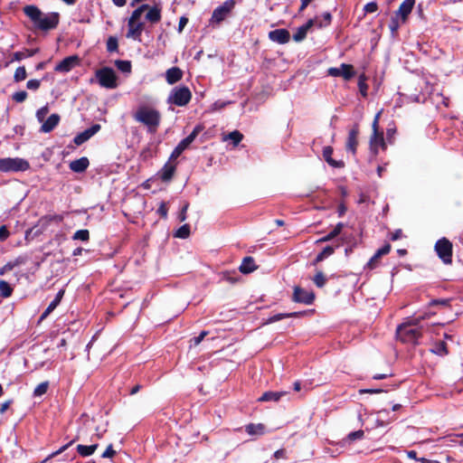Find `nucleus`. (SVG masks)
Segmentation results:
<instances>
[{
  "label": "nucleus",
  "instance_id": "nucleus-1",
  "mask_svg": "<svg viewBox=\"0 0 463 463\" xmlns=\"http://www.w3.org/2000/svg\"><path fill=\"white\" fill-rule=\"evenodd\" d=\"M23 10L38 30L48 32L56 29L59 25L60 14L57 12L43 14L36 5H25Z\"/></svg>",
  "mask_w": 463,
  "mask_h": 463
},
{
  "label": "nucleus",
  "instance_id": "nucleus-2",
  "mask_svg": "<svg viewBox=\"0 0 463 463\" xmlns=\"http://www.w3.org/2000/svg\"><path fill=\"white\" fill-rule=\"evenodd\" d=\"M133 118L146 128L147 133L156 134L161 124V113L147 105L139 106L132 114Z\"/></svg>",
  "mask_w": 463,
  "mask_h": 463
},
{
  "label": "nucleus",
  "instance_id": "nucleus-3",
  "mask_svg": "<svg viewBox=\"0 0 463 463\" xmlns=\"http://www.w3.org/2000/svg\"><path fill=\"white\" fill-rule=\"evenodd\" d=\"M191 99L192 92L190 89L187 86L181 85L172 89L166 99V103L178 107H185Z\"/></svg>",
  "mask_w": 463,
  "mask_h": 463
},
{
  "label": "nucleus",
  "instance_id": "nucleus-4",
  "mask_svg": "<svg viewBox=\"0 0 463 463\" xmlns=\"http://www.w3.org/2000/svg\"><path fill=\"white\" fill-rule=\"evenodd\" d=\"M95 77L100 87L113 90L118 87V76L110 67H103L95 71Z\"/></svg>",
  "mask_w": 463,
  "mask_h": 463
},
{
  "label": "nucleus",
  "instance_id": "nucleus-5",
  "mask_svg": "<svg viewBox=\"0 0 463 463\" xmlns=\"http://www.w3.org/2000/svg\"><path fill=\"white\" fill-rule=\"evenodd\" d=\"M434 250L445 265L452 264L453 245L448 238L439 239L434 245Z\"/></svg>",
  "mask_w": 463,
  "mask_h": 463
},
{
  "label": "nucleus",
  "instance_id": "nucleus-6",
  "mask_svg": "<svg viewBox=\"0 0 463 463\" xmlns=\"http://www.w3.org/2000/svg\"><path fill=\"white\" fill-rule=\"evenodd\" d=\"M30 168V164L24 158H0V172H24Z\"/></svg>",
  "mask_w": 463,
  "mask_h": 463
},
{
  "label": "nucleus",
  "instance_id": "nucleus-7",
  "mask_svg": "<svg viewBox=\"0 0 463 463\" xmlns=\"http://www.w3.org/2000/svg\"><path fill=\"white\" fill-rule=\"evenodd\" d=\"M397 338L404 344L417 345L422 334L420 328L410 327L408 325H400L396 330Z\"/></svg>",
  "mask_w": 463,
  "mask_h": 463
},
{
  "label": "nucleus",
  "instance_id": "nucleus-8",
  "mask_svg": "<svg viewBox=\"0 0 463 463\" xmlns=\"http://www.w3.org/2000/svg\"><path fill=\"white\" fill-rule=\"evenodd\" d=\"M235 0H227L216 7L211 17V23L220 24L224 21L235 7Z\"/></svg>",
  "mask_w": 463,
  "mask_h": 463
},
{
  "label": "nucleus",
  "instance_id": "nucleus-9",
  "mask_svg": "<svg viewBox=\"0 0 463 463\" xmlns=\"http://www.w3.org/2000/svg\"><path fill=\"white\" fill-rule=\"evenodd\" d=\"M315 293L307 290L299 286H295L292 295V301L296 303L311 305L315 300Z\"/></svg>",
  "mask_w": 463,
  "mask_h": 463
},
{
  "label": "nucleus",
  "instance_id": "nucleus-10",
  "mask_svg": "<svg viewBox=\"0 0 463 463\" xmlns=\"http://www.w3.org/2000/svg\"><path fill=\"white\" fill-rule=\"evenodd\" d=\"M360 134L359 125L354 124L348 133L346 139L345 148L347 151H351L353 155H355L358 146V137Z\"/></svg>",
  "mask_w": 463,
  "mask_h": 463
},
{
  "label": "nucleus",
  "instance_id": "nucleus-11",
  "mask_svg": "<svg viewBox=\"0 0 463 463\" xmlns=\"http://www.w3.org/2000/svg\"><path fill=\"white\" fill-rule=\"evenodd\" d=\"M80 61L78 55L68 56L55 66L54 71L58 72H69L80 63Z\"/></svg>",
  "mask_w": 463,
  "mask_h": 463
},
{
  "label": "nucleus",
  "instance_id": "nucleus-12",
  "mask_svg": "<svg viewBox=\"0 0 463 463\" xmlns=\"http://www.w3.org/2000/svg\"><path fill=\"white\" fill-rule=\"evenodd\" d=\"M101 127L99 124H94L90 128L76 135L73 138V142L77 146H80L88 141L92 136L100 130Z\"/></svg>",
  "mask_w": 463,
  "mask_h": 463
},
{
  "label": "nucleus",
  "instance_id": "nucleus-13",
  "mask_svg": "<svg viewBox=\"0 0 463 463\" xmlns=\"http://www.w3.org/2000/svg\"><path fill=\"white\" fill-rule=\"evenodd\" d=\"M370 150L373 153V156L378 155L379 147H381L383 150H385L387 148L383 133H372V136L370 137L369 141Z\"/></svg>",
  "mask_w": 463,
  "mask_h": 463
},
{
  "label": "nucleus",
  "instance_id": "nucleus-14",
  "mask_svg": "<svg viewBox=\"0 0 463 463\" xmlns=\"http://www.w3.org/2000/svg\"><path fill=\"white\" fill-rule=\"evenodd\" d=\"M145 28V23L134 22L128 23V33L127 38L133 39L137 42H141V34Z\"/></svg>",
  "mask_w": 463,
  "mask_h": 463
},
{
  "label": "nucleus",
  "instance_id": "nucleus-15",
  "mask_svg": "<svg viewBox=\"0 0 463 463\" xmlns=\"http://www.w3.org/2000/svg\"><path fill=\"white\" fill-rule=\"evenodd\" d=\"M269 39L279 44H285L290 40V33L287 29H276L269 33Z\"/></svg>",
  "mask_w": 463,
  "mask_h": 463
},
{
  "label": "nucleus",
  "instance_id": "nucleus-16",
  "mask_svg": "<svg viewBox=\"0 0 463 463\" xmlns=\"http://www.w3.org/2000/svg\"><path fill=\"white\" fill-rule=\"evenodd\" d=\"M184 71L179 67H171L166 70L165 77L169 85H174L183 79Z\"/></svg>",
  "mask_w": 463,
  "mask_h": 463
},
{
  "label": "nucleus",
  "instance_id": "nucleus-17",
  "mask_svg": "<svg viewBox=\"0 0 463 463\" xmlns=\"http://www.w3.org/2000/svg\"><path fill=\"white\" fill-rule=\"evenodd\" d=\"M415 5V0H404L399 6L396 12V16L400 15L402 22L405 23L409 14L411 13Z\"/></svg>",
  "mask_w": 463,
  "mask_h": 463
},
{
  "label": "nucleus",
  "instance_id": "nucleus-18",
  "mask_svg": "<svg viewBox=\"0 0 463 463\" xmlns=\"http://www.w3.org/2000/svg\"><path fill=\"white\" fill-rule=\"evenodd\" d=\"M332 154H333L332 146H328L324 147L323 157H324L325 161L332 167L343 168L345 166L344 161H342V160L337 161V160L333 159Z\"/></svg>",
  "mask_w": 463,
  "mask_h": 463
},
{
  "label": "nucleus",
  "instance_id": "nucleus-19",
  "mask_svg": "<svg viewBox=\"0 0 463 463\" xmlns=\"http://www.w3.org/2000/svg\"><path fill=\"white\" fill-rule=\"evenodd\" d=\"M60 119L61 118L58 114H52L41 126V131L50 133L58 126Z\"/></svg>",
  "mask_w": 463,
  "mask_h": 463
},
{
  "label": "nucleus",
  "instance_id": "nucleus-20",
  "mask_svg": "<svg viewBox=\"0 0 463 463\" xmlns=\"http://www.w3.org/2000/svg\"><path fill=\"white\" fill-rule=\"evenodd\" d=\"M90 165V161L86 156L73 160L70 163V169L74 173H83Z\"/></svg>",
  "mask_w": 463,
  "mask_h": 463
},
{
  "label": "nucleus",
  "instance_id": "nucleus-21",
  "mask_svg": "<svg viewBox=\"0 0 463 463\" xmlns=\"http://www.w3.org/2000/svg\"><path fill=\"white\" fill-rule=\"evenodd\" d=\"M258 266L255 264V260L251 256H247L242 259L241 264L239 267V270L242 274H250L256 270Z\"/></svg>",
  "mask_w": 463,
  "mask_h": 463
},
{
  "label": "nucleus",
  "instance_id": "nucleus-22",
  "mask_svg": "<svg viewBox=\"0 0 463 463\" xmlns=\"http://www.w3.org/2000/svg\"><path fill=\"white\" fill-rule=\"evenodd\" d=\"M176 170V165L167 162L160 171V178L163 182H170Z\"/></svg>",
  "mask_w": 463,
  "mask_h": 463
},
{
  "label": "nucleus",
  "instance_id": "nucleus-23",
  "mask_svg": "<svg viewBox=\"0 0 463 463\" xmlns=\"http://www.w3.org/2000/svg\"><path fill=\"white\" fill-rule=\"evenodd\" d=\"M315 20L309 19L305 24L298 27L297 32L293 34L295 42H301L307 37L308 30L314 25Z\"/></svg>",
  "mask_w": 463,
  "mask_h": 463
},
{
  "label": "nucleus",
  "instance_id": "nucleus-24",
  "mask_svg": "<svg viewBox=\"0 0 463 463\" xmlns=\"http://www.w3.org/2000/svg\"><path fill=\"white\" fill-rule=\"evenodd\" d=\"M309 314V311H299L291 313H279L268 318L267 323L271 324L288 317H300Z\"/></svg>",
  "mask_w": 463,
  "mask_h": 463
},
{
  "label": "nucleus",
  "instance_id": "nucleus-25",
  "mask_svg": "<svg viewBox=\"0 0 463 463\" xmlns=\"http://www.w3.org/2000/svg\"><path fill=\"white\" fill-rule=\"evenodd\" d=\"M287 392H265L260 398H258V402H279L281 397L287 395Z\"/></svg>",
  "mask_w": 463,
  "mask_h": 463
},
{
  "label": "nucleus",
  "instance_id": "nucleus-26",
  "mask_svg": "<svg viewBox=\"0 0 463 463\" xmlns=\"http://www.w3.org/2000/svg\"><path fill=\"white\" fill-rule=\"evenodd\" d=\"M161 18V8L157 5H154L151 8H149L148 12L146 14V19L151 24H156L160 22Z\"/></svg>",
  "mask_w": 463,
  "mask_h": 463
},
{
  "label": "nucleus",
  "instance_id": "nucleus-27",
  "mask_svg": "<svg viewBox=\"0 0 463 463\" xmlns=\"http://www.w3.org/2000/svg\"><path fill=\"white\" fill-rule=\"evenodd\" d=\"M39 52L38 48L35 49H25L24 52H16L13 54L11 62L20 61L25 58L33 57Z\"/></svg>",
  "mask_w": 463,
  "mask_h": 463
},
{
  "label": "nucleus",
  "instance_id": "nucleus-28",
  "mask_svg": "<svg viewBox=\"0 0 463 463\" xmlns=\"http://www.w3.org/2000/svg\"><path fill=\"white\" fill-rule=\"evenodd\" d=\"M99 448V444L95 443L90 446L79 444L76 448L77 452L83 458L91 456Z\"/></svg>",
  "mask_w": 463,
  "mask_h": 463
},
{
  "label": "nucleus",
  "instance_id": "nucleus-29",
  "mask_svg": "<svg viewBox=\"0 0 463 463\" xmlns=\"http://www.w3.org/2000/svg\"><path fill=\"white\" fill-rule=\"evenodd\" d=\"M25 262V259L24 257H18L13 261L7 262L2 268H0V276L5 275L6 272L11 271L15 267L24 264Z\"/></svg>",
  "mask_w": 463,
  "mask_h": 463
},
{
  "label": "nucleus",
  "instance_id": "nucleus-30",
  "mask_svg": "<svg viewBox=\"0 0 463 463\" xmlns=\"http://www.w3.org/2000/svg\"><path fill=\"white\" fill-rule=\"evenodd\" d=\"M245 430L249 435H262L265 432V425L262 423H250L245 426Z\"/></svg>",
  "mask_w": 463,
  "mask_h": 463
},
{
  "label": "nucleus",
  "instance_id": "nucleus-31",
  "mask_svg": "<svg viewBox=\"0 0 463 463\" xmlns=\"http://www.w3.org/2000/svg\"><path fill=\"white\" fill-rule=\"evenodd\" d=\"M344 226L345 225L343 222H338L328 234H326V236L319 239L318 241L326 242V241H329L333 240L334 238H335L336 236H338L341 233Z\"/></svg>",
  "mask_w": 463,
  "mask_h": 463
},
{
  "label": "nucleus",
  "instance_id": "nucleus-32",
  "mask_svg": "<svg viewBox=\"0 0 463 463\" xmlns=\"http://www.w3.org/2000/svg\"><path fill=\"white\" fill-rule=\"evenodd\" d=\"M430 351L438 355L444 356L449 354L447 343L444 341H438L433 345Z\"/></svg>",
  "mask_w": 463,
  "mask_h": 463
},
{
  "label": "nucleus",
  "instance_id": "nucleus-33",
  "mask_svg": "<svg viewBox=\"0 0 463 463\" xmlns=\"http://www.w3.org/2000/svg\"><path fill=\"white\" fill-rule=\"evenodd\" d=\"M354 75L355 71L353 65L346 63L341 64V77H343L345 80H349Z\"/></svg>",
  "mask_w": 463,
  "mask_h": 463
},
{
  "label": "nucleus",
  "instance_id": "nucleus-34",
  "mask_svg": "<svg viewBox=\"0 0 463 463\" xmlns=\"http://www.w3.org/2000/svg\"><path fill=\"white\" fill-rule=\"evenodd\" d=\"M188 145L182 139L178 145L174 148L169 157V160H175L181 156V154L188 148Z\"/></svg>",
  "mask_w": 463,
  "mask_h": 463
},
{
  "label": "nucleus",
  "instance_id": "nucleus-35",
  "mask_svg": "<svg viewBox=\"0 0 463 463\" xmlns=\"http://www.w3.org/2000/svg\"><path fill=\"white\" fill-rule=\"evenodd\" d=\"M203 130V126L199 124V125H196L194 127V128L193 129V131L185 137L184 138L183 140L188 145L190 146L194 141V139L196 138V137Z\"/></svg>",
  "mask_w": 463,
  "mask_h": 463
},
{
  "label": "nucleus",
  "instance_id": "nucleus-36",
  "mask_svg": "<svg viewBox=\"0 0 463 463\" xmlns=\"http://www.w3.org/2000/svg\"><path fill=\"white\" fill-rule=\"evenodd\" d=\"M203 130V126L199 124V125H196L194 127V128L193 129V131L185 137L184 138L183 140L188 145L190 146L194 141V139L196 138V137Z\"/></svg>",
  "mask_w": 463,
  "mask_h": 463
},
{
  "label": "nucleus",
  "instance_id": "nucleus-37",
  "mask_svg": "<svg viewBox=\"0 0 463 463\" xmlns=\"http://www.w3.org/2000/svg\"><path fill=\"white\" fill-rule=\"evenodd\" d=\"M13 288L5 280H0V295L4 298H7L13 294Z\"/></svg>",
  "mask_w": 463,
  "mask_h": 463
},
{
  "label": "nucleus",
  "instance_id": "nucleus-38",
  "mask_svg": "<svg viewBox=\"0 0 463 463\" xmlns=\"http://www.w3.org/2000/svg\"><path fill=\"white\" fill-rule=\"evenodd\" d=\"M115 65L120 71L124 73H130L132 71V65L130 61L117 60Z\"/></svg>",
  "mask_w": 463,
  "mask_h": 463
},
{
  "label": "nucleus",
  "instance_id": "nucleus-39",
  "mask_svg": "<svg viewBox=\"0 0 463 463\" xmlns=\"http://www.w3.org/2000/svg\"><path fill=\"white\" fill-rule=\"evenodd\" d=\"M230 139L234 146H237L243 139V135L239 130L232 131L226 136L223 140Z\"/></svg>",
  "mask_w": 463,
  "mask_h": 463
},
{
  "label": "nucleus",
  "instance_id": "nucleus-40",
  "mask_svg": "<svg viewBox=\"0 0 463 463\" xmlns=\"http://www.w3.org/2000/svg\"><path fill=\"white\" fill-rule=\"evenodd\" d=\"M107 51L109 52H115L118 51V41L115 36H109L106 43Z\"/></svg>",
  "mask_w": 463,
  "mask_h": 463
},
{
  "label": "nucleus",
  "instance_id": "nucleus-41",
  "mask_svg": "<svg viewBox=\"0 0 463 463\" xmlns=\"http://www.w3.org/2000/svg\"><path fill=\"white\" fill-rule=\"evenodd\" d=\"M366 76L363 73L358 78V88L361 95L363 97L367 96L368 85L366 83Z\"/></svg>",
  "mask_w": 463,
  "mask_h": 463
},
{
  "label": "nucleus",
  "instance_id": "nucleus-42",
  "mask_svg": "<svg viewBox=\"0 0 463 463\" xmlns=\"http://www.w3.org/2000/svg\"><path fill=\"white\" fill-rule=\"evenodd\" d=\"M27 78V72L24 66L18 67L14 74V82H21Z\"/></svg>",
  "mask_w": 463,
  "mask_h": 463
},
{
  "label": "nucleus",
  "instance_id": "nucleus-43",
  "mask_svg": "<svg viewBox=\"0 0 463 463\" xmlns=\"http://www.w3.org/2000/svg\"><path fill=\"white\" fill-rule=\"evenodd\" d=\"M49 388V382L45 381L41 383H39L33 390V396L34 397H41L42 395L45 394Z\"/></svg>",
  "mask_w": 463,
  "mask_h": 463
},
{
  "label": "nucleus",
  "instance_id": "nucleus-44",
  "mask_svg": "<svg viewBox=\"0 0 463 463\" xmlns=\"http://www.w3.org/2000/svg\"><path fill=\"white\" fill-rule=\"evenodd\" d=\"M189 235H190V225L189 224L182 225L175 232V237L180 238V239H186L189 237Z\"/></svg>",
  "mask_w": 463,
  "mask_h": 463
},
{
  "label": "nucleus",
  "instance_id": "nucleus-45",
  "mask_svg": "<svg viewBox=\"0 0 463 463\" xmlns=\"http://www.w3.org/2000/svg\"><path fill=\"white\" fill-rule=\"evenodd\" d=\"M313 282L317 288H322L326 283V278L322 271H317L313 278Z\"/></svg>",
  "mask_w": 463,
  "mask_h": 463
},
{
  "label": "nucleus",
  "instance_id": "nucleus-46",
  "mask_svg": "<svg viewBox=\"0 0 463 463\" xmlns=\"http://www.w3.org/2000/svg\"><path fill=\"white\" fill-rule=\"evenodd\" d=\"M72 239L87 241L90 239V232L86 229L79 230L73 234Z\"/></svg>",
  "mask_w": 463,
  "mask_h": 463
},
{
  "label": "nucleus",
  "instance_id": "nucleus-47",
  "mask_svg": "<svg viewBox=\"0 0 463 463\" xmlns=\"http://www.w3.org/2000/svg\"><path fill=\"white\" fill-rule=\"evenodd\" d=\"M332 22V14L329 12L323 14V21L317 22V25L319 28L328 26Z\"/></svg>",
  "mask_w": 463,
  "mask_h": 463
},
{
  "label": "nucleus",
  "instance_id": "nucleus-48",
  "mask_svg": "<svg viewBox=\"0 0 463 463\" xmlns=\"http://www.w3.org/2000/svg\"><path fill=\"white\" fill-rule=\"evenodd\" d=\"M27 97L28 94L25 90L17 91L12 95L13 100H14L17 103L24 102L27 99Z\"/></svg>",
  "mask_w": 463,
  "mask_h": 463
},
{
  "label": "nucleus",
  "instance_id": "nucleus-49",
  "mask_svg": "<svg viewBox=\"0 0 463 463\" xmlns=\"http://www.w3.org/2000/svg\"><path fill=\"white\" fill-rule=\"evenodd\" d=\"M364 430H356V431H353V432H350L348 435H347V439L351 442L356 440V439H361L364 438Z\"/></svg>",
  "mask_w": 463,
  "mask_h": 463
},
{
  "label": "nucleus",
  "instance_id": "nucleus-50",
  "mask_svg": "<svg viewBox=\"0 0 463 463\" xmlns=\"http://www.w3.org/2000/svg\"><path fill=\"white\" fill-rule=\"evenodd\" d=\"M400 27V23H399V20H398V16H392L391 18V21H390V24H389V28L392 32V34L396 33L398 29Z\"/></svg>",
  "mask_w": 463,
  "mask_h": 463
},
{
  "label": "nucleus",
  "instance_id": "nucleus-51",
  "mask_svg": "<svg viewBox=\"0 0 463 463\" xmlns=\"http://www.w3.org/2000/svg\"><path fill=\"white\" fill-rule=\"evenodd\" d=\"M117 451L113 449V445L109 444L105 451L102 453L101 458H112L116 456Z\"/></svg>",
  "mask_w": 463,
  "mask_h": 463
},
{
  "label": "nucleus",
  "instance_id": "nucleus-52",
  "mask_svg": "<svg viewBox=\"0 0 463 463\" xmlns=\"http://www.w3.org/2000/svg\"><path fill=\"white\" fill-rule=\"evenodd\" d=\"M391 249H392L391 244L386 243L382 248L377 250V251L375 252V258H381L382 256L388 254L390 252Z\"/></svg>",
  "mask_w": 463,
  "mask_h": 463
},
{
  "label": "nucleus",
  "instance_id": "nucleus-53",
  "mask_svg": "<svg viewBox=\"0 0 463 463\" xmlns=\"http://www.w3.org/2000/svg\"><path fill=\"white\" fill-rule=\"evenodd\" d=\"M49 112V109L47 106H44L41 109H39L36 112V118L37 119L40 121V122H43L44 118L46 117V115L48 114Z\"/></svg>",
  "mask_w": 463,
  "mask_h": 463
},
{
  "label": "nucleus",
  "instance_id": "nucleus-54",
  "mask_svg": "<svg viewBox=\"0 0 463 463\" xmlns=\"http://www.w3.org/2000/svg\"><path fill=\"white\" fill-rule=\"evenodd\" d=\"M142 12L137 8L135 9L132 14H131V16L129 17L128 23H134V22H140V18H141V15H142Z\"/></svg>",
  "mask_w": 463,
  "mask_h": 463
},
{
  "label": "nucleus",
  "instance_id": "nucleus-55",
  "mask_svg": "<svg viewBox=\"0 0 463 463\" xmlns=\"http://www.w3.org/2000/svg\"><path fill=\"white\" fill-rule=\"evenodd\" d=\"M188 208H189V203H185L183 205V207L178 214V220L180 222H183L186 220V218H187L186 213H187Z\"/></svg>",
  "mask_w": 463,
  "mask_h": 463
},
{
  "label": "nucleus",
  "instance_id": "nucleus-56",
  "mask_svg": "<svg viewBox=\"0 0 463 463\" xmlns=\"http://www.w3.org/2000/svg\"><path fill=\"white\" fill-rule=\"evenodd\" d=\"M425 318L424 316H420V317H411L409 318V320L404 323L403 325H408L410 327H412V326H416L420 324V322L421 320H423Z\"/></svg>",
  "mask_w": 463,
  "mask_h": 463
},
{
  "label": "nucleus",
  "instance_id": "nucleus-57",
  "mask_svg": "<svg viewBox=\"0 0 463 463\" xmlns=\"http://www.w3.org/2000/svg\"><path fill=\"white\" fill-rule=\"evenodd\" d=\"M74 439L70 441L69 443L63 445L62 447H61L58 450L52 452L49 457L48 458H54L58 455H60L61 453H62L63 451H65L70 446H71L73 443H74Z\"/></svg>",
  "mask_w": 463,
  "mask_h": 463
},
{
  "label": "nucleus",
  "instance_id": "nucleus-58",
  "mask_svg": "<svg viewBox=\"0 0 463 463\" xmlns=\"http://www.w3.org/2000/svg\"><path fill=\"white\" fill-rule=\"evenodd\" d=\"M378 10V5L376 2H370L368 4H366L364 7V11L365 13H374Z\"/></svg>",
  "mask_w": 463,
  "mask_h": 463
},
{
  "label": "nucleus",
  "instance_id": "nucleus-59",
  "mask_svg": "<svg viewBox=\"0 0 463 463\" xmlns=\"http://www.w3.org/2000/svg\"><path fill=\"white\" fill-rule=\"evenodd\" d=\"M167 212H168V208L166 206V203L165 202H161L158 209H157V213L164 219H165L167 217Z\"/></svg>",
  "mask_w": 463,
  "mask_h": 463
},
{
  "label": "nucleus",
  "instance_id": "nucleus-60",
  "mask_svg": "<svg viewBox=\"0 0 463 463\" xmlns=\"http://www.w3.org/2000/svg\"><path fill=\"white\" fill-rule=\"evenodd\" d=\"M41 86V81L39 80H30L26 83L27 89L31 90H37Z\"/></svg>",
  "mask_w": 463,
  "mask_h": 463
},
{
  "label": "nucleus",
  "instance_id": "nucleus-61",
  "mask_svg": "<svg viewBox=\"0 0 463 463\" xmlns=\"http://www.w3.org/2000/svg\"><path fill=\"white\" fill-rule=\"evenodd\" d=\"M380 115H381V112H378L374 118H373V124H372V128H373V133H383L382 131L379 130V118H380Z\"/></svg>",
  "mask_w": 463,
  "mask_h": 463
},
{
  "label": "nucleus",
  "instance_id": "nucleus-62",
  "mask_svg": "<svg viewBox=\"0 0 463 463\" xmlns=\"http://www.w3.org/2000/svg\"><path fill=\"white\" fill-rule=\"evenodd\" d=\"M10 236V232L5 225L0 227V241H5Z\"/></svg>",
  "mask_w": 463,
  "mask_h": 463
},
{
  "label": "nucleus",
  "instance_id": "nucleus-63",
  "mask_svg": "<svg viewBox=\"0 0 463 463\" xmlns=\"http://www.w3.org/2000/svg\"><path fill=\"white\" fill-rule=\"evenodd\" d=\"M13 403H14L13 399H9V400L4 402L3 403H1L0 404V414H4L10 408V406Z\"/></svg>",
  "mask_w": 463,
  "mask_h": 463
},
{
  "label": "nucleus",
  "instance_id": "nucleus-64",
  "mask_svg": "<svg viewBox=\"0 0 463 463\" xmlns=\"http://www.w3.org/2000/svg\"><path fill=\"white\" fill-rule=\"evenodd\" d=\"M207 335V331H202L198 336L191 339V342H193L194 345H198Z\"/></svg>",
  "mask_w": 463,
  "mask_h": 463
}]
</instances>
